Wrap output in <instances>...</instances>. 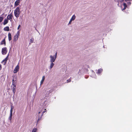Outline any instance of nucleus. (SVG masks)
<instances>
[{
	"label": "nucleus",
	"instance_id": "26",
	"mask_svg": "<svg viewBox=\"0 0 132 132\" xmlns=\"http://www.w3.org/2000/svg\"><path fill=\"white\" fill-rule=\"evenodd\" d=\"M71 78V77L70 79H69L68 80H67V81L68 83L70 82L71 81V80L70 79Z\"/></svg>",
	"mask_w": 132,
	"mask_h": 132
},
{
	"label": "nucleus",
	"instance_id": "3",
	"mask_svg": "<svg viewBox=\"0 0 132 132\" xmlns=\"http://www.w3.org/2000/svg\"><path fill=\"white\" fill-rule=\"evenodd\" d=\"M57 55V52L55 53V54L54 56H52V55H51L50 57V62H54L56 58Z\"/></svg>",
	"mask_w": 132,
	"mask_h": 132
},
{
	"label": "nucleus",
	"instance_id": "30",
	"mask_svg": "<svg viewBox=\"0 0 132 132\" xmlns=\"http://www.w3.org/2000/svg\"><path fill=\"white\" fill-rule=\"evenodd\" d=\"M2 66H1V64H0V69L1 70V69H2Z\"/></svg>",
	"mask_w": 132,
	"mask_h": 132
},
{
	"label": "nucleus",
	"instance_id": "10",
	"mask_svg": "<svg viewBox=\"0 0 132 132\" xmlns=\"http://www.w3.org/2000/svg\"><path fill=\"white\" fill-rule=\"evenodd\" d=\"M0 44L2 45L4 44V46H5L6 45V43L5 40V38L1 42Z\"/></svg>",
	"mask_w": 132,
	"mask_h": 132
},
{
	"label": "nucleus",
	"instance_id": "17",
	"mask_svg": "<svg viewBox=\"0 0 132 132\" xmlns=\"http://www.w3.org/2000/svg\"><path fill=\"white\" fill-rule=\"evenodd\" d=\"M11 108L10 111V114H12L13 109V108L14 107L12 105H11Z\"/></svg>",
	"mask_w": 132,
	"mask_h": 132
},
{
	"label": "nucleus",
	"instance_id": "29",
	"mask_svg": "<svg viewBox=\"0 0 132 132\" xmlns=\"http://www.w3.org/2000/svg\"><path fill=\"white\" fill-rule=\"evenodd\" d=\"M2 62H4V64H5L6 63H5V60H4V59L2 61Z\"/></svg>",
	"mask_w": 132,
	"mask_h": 132
},
{
	"label": "nucleus",
	"instance_id": "8",
	"mask_svg": "<svg viewBox=\"0 0 132 132\" xmlns=\"http://www.w3.org/2000/svg\"><path fill=\"white\" fill-rule=\"evenodd\" d=\"M16 78L14 77L13 78L12 82V85H16L15 84L16 83Z\"/></svg>",
	"mask_w": 132,
	"mask_h": 132
},
{
	"label": "nucleus",
	"instance_id": "33",
	"mask_svg": "<svg viewBox=\"0 0 132 132\" xmlns=\"http://www.w3.org/2000/svg\"><path fill=\"white\" fill-rule=\"evenodd\" d=\"M125 0L126 2H127V1H128V0Z\"/></svg>",
	"mask_w": 132,
	"mask_h": 132
},
{
	"label": "nucleus",
	"instance_id": "18",
	"mask_svg": "<svg viewBox=\"0 0 132 132\" xmlns=\"http://www.w3.org/2000/svg\"><path fill=\"white\" fill-rule=\"evenodd\" d=\"M75 18H76V16H75V15H73V16L71 17L70 20H71L72 21H73L75 19Z\"/></svg>",
	"mask_w": 132,
	"mask_h": 132
},
{
	"label": "nucleus",
	"instance_id": "6",
	"mask_svg": "<svg viewBox=\"0 0 132 132\" xmlns=\"http://www.w3.org/2000/svg\"><path fill=\"white\" fill-rule=\"evenodd\" d=\"M13 18V15L12 14V13H11L10 14H9L7 16V19L8 20H10L11 21L12 20V18Z\"/></svg>",
	"mask_w": 132,
	"mask_h": 132
},
{
	"label": "nucleus",
	"instance_id": "32",
	"mask_svg": "<svg viewBox=\"0 0 132 132\" xmlns=\"http://www.w3.org/2000/svg\"><path fill=\"white\" fill-rule=\"evenodd\" d=\"M124 0H121V1L123 2L124 1Z\"/></svg>",
	"mask_w": 132,
	"mask_h": 132
},
{
	"label": "nucleus",
	"instance_id": "7",
	"mask_svg": "<svg viewBox=\"0 0 132 132\" xmlns=\"http://www.w3.org/2000/svg\"><path fill=\"white\" fill-rule=\"evenodd\" d=\"M19 67L18 65L15 67L13 71V72L14 73H16L19 71Z\"/></svg>",
	"mask_w": 132,
	"mask_h": 132
},
{
	"label": "nucleus",
	"instance_id": "27",
	"mask_svg": "<svg viewBox=\"0 0 132 132\" xmlns=\"http://www.w3.org/2000/svg\"><path fill=\"white\" fill-rule=\"evenodd\" d=\"M72 21L71 20H70L69 23L68 24H71Z\"/></svg>",
	"mask_w": 132,
	"mask_h": 132
},
{
	"label": "nucleus",
	"instance_id": "2",
	"mask_svg": "<svg viewBox=\"0 0 132 132\" xmlns=\"http://www.w3.org/2000/svg\"><path fill=\"white\" fill-rule=\"evenodd\" d=\"M46 109H45V111H43L42 112V113L41 114H40V113L42 111H39L38 112V119L37 121V123H38L39 121L42 118V116L43 115V114L46 111Z\"/></svg>",
	"mask_w": 132,
	"mask_h": 132
},
{
	"label": "nucleus",
	"instance_id": "23",
	"mask_svg": "<svg viewBox=\"0 0 132 132\" xmlns=\"http://www.w3.org/2000/svg\"><path fill=\"white\" fill-rule=\"evenodd\" d=\"M37 129L36 128L34 129L32 131V132H36L37 131Z\"/></svg>",
	"mask_w": 132,
	"mask_h": 132
},
{
	"label": "nucleus",
	"instance_id": "11",
	"mask_svg": "<svg viewBox=\"0 0 132 132\" xmlns=\"http://www.w3.org/2000/svg\"><path fill=\"white\" fill-rule=\"evenodd\" d=\"M20 0H17L15 2V6H17L20 3Z\"/></svg>",
	"mask_w": 132,
	"mask_h": 132
},
{
	"label": "nucleus",
	"instance_id": "13",
	"mask_svg": "<svg viewBox=\"0 0 132 132\" xmlns=\"http://www.w3.org/2000/svg\"><path fill=\"white\" fill-rule=\"evenodd\" d=\"M9 20H8L7 19H5L4 20V21L3 23V24L4 25H5L7 24Z\"/></svg>",
	"mask_w": 132,
	"mask_h": 132
},
{
	"label": "nucleus",
	"instance_id": "12",
	"mask_svg": "<svg viewBox=\"0 0 132 132\" xmlns=\"http://www.w3.org/2000/svg\"><path fill=\"white\" fill-rule=\"evenodd\" d=\"M54 62H51V63L50 64V66L49 69H51L53 67L54 65V64L53 63Z\"/></svg>",
	"mask_w": 132,
	"mask_h": 132
},
{
	"label": "nucleus",
	"instance_id": "4",
	"mask_svg": "<svg viewBox=\"0 0 132 132\" xmlns=\"http://www.w3.org/2000/svg\"><path fill=\"white\" fill-rule=\"evenodd\" d=\"M20 32L18 31L15 35L13 39V41L14 42H15L17 40L18 38L20 36Z\"/></svg>",
	"mask_w": 132,
	"mask_h": 132
},
{
	"label": "nucleus",
	"instance_id": "22",
	"mask_svg": "<svg viewBox=\"0 0 132 132\" xmlns=\"http://www.w3.org/2000/svg\"><path fill=\"white\" fill-rule=\"evenodd\" d=\"M3 17L0 16V23L1 22L3 19Z\"/></svg>",
	"mask_w": 132,
	"mask_h": 132
},
{
	"label": "nucleus",
	"instance_id": "24",
	"mask_svg": "<svg viewBox=\"0 0 132 132\" xmlns=\"http://www.w3.org/2000/svg\"><path fill=\"white\" fill-rule=\"evenodd\" d=\"M34 39L33 38H32L30 39V43H33Z\"/></svg>",
	"mask_w": 132,
	"mask_h": 132
},
{
	"label": "nucleus",
	"instance_id": "1",
	"mask_svg": "<svg viewBox=\"0 0 132 132\" xmlns=\"http://www.w3.org/2000/svg\"><path fill=\"white\" fill-rule=\"evenodd\" d=\"M20 9L19 7H17L14 10V15L17 18H18L20 14Z\"/></svg>",
	"mask_w": 132,
	"mask_h": 132
},
{
	"label": "nucleus",
	"instance_id": "19",
	"mask_svg": "<svg viewBox=\"0 0 132 132\" xmlns=\"http://www.w3.org/2000/svg\"><path fill=\"white\" fill-rule=\"evenodd\" d=\"M123 5L124 6V8L123 9V10H125L127 7V5L125 3H124L123 4Z\"/></svg>",
	"mask_w": 132,
	"mask_h": 132
},
{
	"label": "nucleus",
	"instance_id": "15",
	"mask_svg": "<svg viewBox=\"0 0 132 132\" xmlns=\"http://www.w3.org/2000/svg\"><path fill=\"white\" fill-rule=\"evenodd\" d=\"M4 30L5 31H9L10 30L8 26H6L4 28Z\"/></svg>",
	"mask_w": 132,
	"mask_h": 132
},
{
	"label": "nucleus",
	"instance_id": "14",
	"mask_svg": "<svg viewBox=\"0 0 132 132\" xmlns=\"http://www.w3.org/2000/svg\"><path fill=\"white\" fill-rule=\"evenodd\" d=\"M9 40L10 41L12 39V36L11 34L9 33L8 35Z\"/></svg>",
	"mask_w": 132,
	"mask_h": 132
},
{
	"label": "nucleus",
	"instance_id": "31",
	"mask_svg": "<svg viewBox=\"0 0 132 132\" xmlns=\"http://www.w3.org/2000/svg\"><path fill=\"white\" fill-rule=\"evenodd\" d=\"M128 4H129V5H130V2H128L127 3Z\"/></svg>",
	"mask_w": 132,
	"mask_h": 132
},
{
	"label": "nucleus",
	"instance_id": "20",
	"mask_svg": "<svg viewBox=\"0 0 132 132\" xmlns=\"http://www.w3.org/2000/svg\"><path fill=\"white\" fill-rule=\"evenodd\" d=\"M102 71V69H98V70L97 72V73L98 74L100 73H101V72Z\"/></svg>",
	"mask_w": 132,
	"mask_h": 132
},
{
	"label": "nucleus",
	"instance_id": "16",
	"mask_svg": "<svg viewBox=\"0 0 132 132\" xmlns=\"http://www.w3.org/2000/svg\"><path fill=\"white\" fill-rule=\"evenodd\" d=\"M45 76H43V77H42V80H41V82H40V84L41 85L42 84H43L44 81L45 80Z\"/></svg>",
	"mask_w": 132,
	"mask_h": 132
},
{
	"label": "nucleus",
	"instance_id": "5",
	"mask_svg": "<svg viewBox=\"0 0 132 132\" xmlns=\"http://www.w3.org/2000/svg\"><path fill=\"white\" fill-rule=\"evenodd\" d=\"M7 50L6 47H4L2 49V54H6L7 53Z\"/></svg>",
	"mask_w": 132,
	"mask_h": 132
},
{
	"label": "nucleus",
	"instance_id": "9",
	"mask_svg": "<svg viewBox=\"0 0 132 132\" xmlns=\"http://www.w3.org/2000/svg\"><path fill=\"white\" fill-rule=\"evenodd\" d=\"M16 85H13V86H11V88L12 89V90H13L14 94L15 93L16 91Z\"/></svg>",
	"mask_w": 132,
	"mask_h": 132
},
{
	"label": "nucleus",
	"instance_id": "28",
	"mask_svg": "<svg viewBox=\"0 0 132 132\" xmlns=\"http://www.w3.org/2000/svg\"><path fill=\"white\" fill-rule=\"evenodd\" d=\"M21 27V26H20V24L18 26V28H17V29L18 30H19L20 28V27Z\"/></svg>",
	"mask_w": 132,
	"mask_h": 132
},
{
	"label": "nucleus",
	"instance_id": "25",
	"mask_svg": "<svg viewBox=\"0 0 132 132\" xmlns=\"http://www.w3.org/2000/svg\"><path fill=\"white\" fill-rule=\"evenodd\" d=\"M7 57L8 56H7L5 59H4V60H5V63H6V62L8 60Z\"/></svg>",
	"mask_w": 132,
	"mask_h": 132
},
{
	"label": "nucleus",
	"instance_id": "21",
	"mask_svg": "<svg viewBox=\"0 0 132 132\" xmlns=\"http://www.w3.org/2000/svg\"><path fill=\"white\" fill-rule=\"evenodd\" d=\"M12 114H10V116L9 118V119L11 121L12 119Z\"/></svg>",
	"mask_w": 132,
	"mask_h": 132
}]
</instances>
